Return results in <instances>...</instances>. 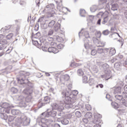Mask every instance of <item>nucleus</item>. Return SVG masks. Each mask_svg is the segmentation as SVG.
Here are the masks:
<instances>
[{
	"label": "nucleus",
	"instance_id": "40",
	"mask_svg": "<svg viewBox=\"0 0 127 127\" xmlns=\"http://www.w3.org/2000/svg\"><path fill=\"white\" fill-rule=\"evenodd\" d=\"M57 48L58 49H63V48H64V45L62 44H59L58 45Z\"/></svg>",
	"mask_w": 127,
	"mask_h": 127
},
{
	"label": "nucleus",
	"instance_id": "52",
	"mask_svg": "<svg viewBox=\"0 0 127 127\" xmlns=\"http://www.w3.org/2000/svg\"><path fill=\"white\" fill-rule=\"evenodd\" d=\"M106 99H108V100H109V101H111V100L110 99L111 98V96L110 95V94H107L106 96Z\"/></svg>",
	"mask_w": 127,
	"mask_h": 127
},
{
	"label": "nucleus",
	"instance_id": "45",
	"mask_svg": "<svg viewBox=\"0 0 127 127\" xmlns=\"http://www.w3.org/2000/svg\"><path fill=\"white\" fill-rule=\"evenodd\" d=\"M112 37H114L115 36H116V37H118V36H119V37H121V36H120V34H119V33H114L112 35Z\"/></svg>",
	"mask_w": 127,
	"mask_h": 127
},
{
	"label": "nucleus",
	"instance_id": "18",
	"mask_svg": "<svg viewBox=\"0 0 127 127\" xmlns=\"http://www.w3.org/2000/svg\"><path fill=\"white\" fill-rule=\"evenodd\" d=\"M97 52L98 54H101L102 55V56H104V57H106V56H105V54L104 53V49H103L102 48H98Z\"/></svg>",
	"mask_w": 127,
	"mask_h": 127
},
{
	"label": "nucleus",
	"instance_id": "48",
	"mask_svg": "<svg viewBox=\"0 0 127 127\" xmlns=\"http://www.w3.org/2000/svg\"><path fill=\"white\" fill-rule=\"evenodd\" d=\"M99 44L100 45L97 46L98 47H103V46H105V43H102L101 42H100Z\"/></svg>",
	"mask_w": 127,
	"mask_h": 127
},
{
	"label": "nucleus",
	"instance_id": "8",
	"mask_svg": "<svg viewBox=\"0 0 127 127\" xmlns=\"http://www.w3.org/2000/svg\"><path fill=\"white\" fill-rule=\"evenodd\" d=\"M100 118H101V115H100L99 114H96L94 115V118L93 119L92 121H91V123H90L91 124V125H93V124H96V125H94L93 127H101V125L99 124V123H100ZM86 127H92L90 125H87L86 126Z\"/></svg>",
	"mask_w": 127,
	"mask_h": 127
},
{
	"label": "nucleus",
	"instance_id": "13",
	"mask_svg": "<svg viewBox=\"0 0 127 127\" xmlns=\"http://www.w3.org/2000/svg\"><path fill=\"white\" fill-rule=\"evenodd\" d=\"M61 122L62 125H66L69 124V120L67 118H63L61 119Z\"/></svg>",
	"mask_w": 127,
	"mask_h": 127
},
{
	"label": "nucleus",
	"instance_id": "2",
	"mask_svg": "<svg viewBox=\"0 0 127 127\" xmlns=\"http://www.w3.org/2000/svg\"><path fill=\"white\" fill-rule=\"evenodd\" d=\"M72 88V84L68 85V90H66L65 92H62L63 98H64V107L66 109H70L73 107V103H75V100L74 98H72L73 95L71 94V88Z\"/></svg>",
	"mask_w": 127,
	"mask_h": 127
},
{
	"label": "nucleus",
	"instance_id": "5",
	"mask_svg": "<svg viewBox=\"0 0 127 127\" xmlns=\"http://www.w3.org/2000/svg\"><path fill=\"white\" fill-rule=\"evenodd\" d=\"M82 35L85 38L84 39V47L85 49L91 48V46H92V40H91V38H90L89 32L87 31H84L82 32Z\"/></svg>",
	"mask_w": 127,
	"mask_h": 127
},
{
	"label": "nucleus",
	"instance_id": "7",
	"mask_svg": "<svg viewBox=\"0 0 127 127\" xmlns=\"http://www.w3.org/2000/svg\"><path fill=\"white\" fill-rule=\"evenodd\" d=\"M14 101H18L19 103L20 107H26V103H25V98L23 95H16L13 98Z\"/></svg>",
	"mask_w": 127,
	"mask_h": 127
},
{
	"label": "nucleus",
	"instance_id": "50",
	"mask_svg": "<svg viewBox=\"0 0 127 127\" xmlns=\"http://www.w3.org/2000/svg\"><path fill=\"white\" fill-rule=\"evenodd\" d=\"M33 44H35V45L39 44V45H40V46H41V44L38 43V41H35L33 42Z\"/></svg>",
	"mask_w": 127,
	"mask_h": 127
},
{
	"label": "nucleus",
	"instance_id": "16",
	"mask_svg": "<svg viewBox=\"0 0 127 127\" xmlns=\"http://www.w3.org/2000/svg\"><path fill=\"white\" fill-rule=\"evenodd\" d=\"M92 43H91V46L90 47V48H89L88 49H91V55H92V56H95V55H96V54H97V52L96 50L93 49V48H92Z\"/></svg>",
	"mask_w": 127,
	"mask_h": 127
},
{
	"label": "nucleus",
	"instance_id": "11",
	"mask_svg": "<svg viewBox=\"0 0 127 127\" xmlns=\"http://www.w3.org/2000/svg\"><path fill=\"white\" fill-rule=\"evenodd\" d=\"M48 52H50V53H54V54H56V53L59 52V50L54 47L49 48L48 49Z\"/></svg>",
	"mask_w": 127,
	"mask_h": 127
},
{
	"label": "nucleus",
	"instance_id": "62",
	"mask_svg": "<svg viewBox=\"0 0 127 127\" xmlns=\"http://www.w3.org/2000/svg\"><path fill=\"white\" fill-rule=\"evenodd\" d=\"M124 15L126 18L127 19V10L125 11L124 13Z\"/></svg>",
	"mask_w": 127,
	"mask_h": 127
},
{
	"label": "nucleus",
	"instance_id": "43",
	"mask_svg": "<svg viewBox=\"0 0 127 127\" xmlns=\"http://www.w3.org/2000/svg\"><path fill=\"white\" fill-rule=\"evenodd\" d=\"M50 45L51 46H53V47H56L57 46V44L55 42H52L50 43Z\"/></svg>",
	"mask_w": 127,
	"mask_h": 127
},
{
	"label": "nucleus",
	"instance_id": "42",
	"mask_svg": "<svg viewBox=\"0 0 127 127\" xmlns=\"http://www.w3.org/2000/svg\"><path fill=\"white\" fill-rule=\"evenodd\" d=\"M110 32H109L108 30H106L103 31V35H108L109 34Z\"/></svg>",
	"mask_w": 127,
	"mask_h": 127
},
{
	"label": "nucleus",
	"instance_id": "15",
	"mask_svg": "<svg viewBox=\"0 0 127 127\" xmlns=\"http://www.w3.org/2000/svg\"><path fill=\"white\" fill-rule=\"evenodd\" d=\"M61 26V25L60 24V23H56L54 28V30H55V31H56L57 32L59 30H60Z\"/></svg>",
	"mask_w": 127,
	"mask_h": 127
},
{
	"label": "nucleus",
	"instance_id": "32",
	"mask_svg": "<svg viewBox=\"0 0 127 127\" xmlns=\"http://www.w3.org/2000/svg\"><path fill=\"white\" fill-rule=\"evenodd\" d=\"M77 74L79 76H83L84 75V71L82 69H78L77 70Z\"/></svg>",
	"mask_w": 127,
	"mask_h": 127
},
{
	"label": "nucleus",
	"instance_id": "23",
	"mask_svg": "<svg viewBox=\"0 0 127 127\" xmlns=\"http://www.w3.org/2000/svg\"><path fill=\"white\" fill-rule=\"evenodd\" d=\"M89 84L90 86H95V84H96V82H95V80L93 79H90L89 81H88Z\"/></svg>",
	"mask_w": 127,
	"mask_h": 127
},
{
	"label": "nucleus",
	"instance_id": "27",
	"mask_svg": "<svg viewBox=\"0 0 127 127\" xmlns=\"http://www.w3.org/2000/svg\"><path fill=\"white\" fill-rule=\"evenodd\" d=\"M115 98L117 101H119V102H121V101L123 100V96L122 95H115Z\"/></svg>",
	"mask_w": 127,
	"mask_h": 127
},
{
	"label": "nucleus",
	"instance_id": "20",
	"mask_svg": "<svg viewBox=\"0 0 127 127\" xmlns=\"http://www.w3.org/2000/svg\"><path fill=\"white\" fill-rule=\"evenodd\" d=\"M55 23H56V22L55 20H52L50 21L49 22V24H48L49 27H51V28L53 27V26H54V25H55Z\"/></svg>",
	"mask_w": 127,
	"mask_h": 127
},
{
	"label": "nucleus",
	"instance_id": "57",
	"mask_svg": "<svg viewBox=\"0 0 127 127\" xmlns=\"http://www.w3.org/2000/svg\"><path fill=\"white\" fill-rule=\"evenodd\" d=\"M124 91L126 94H127V85H125L124 87Z\"/></svg>",
	"mask_w": 127,
	"mask_h": 127
},
{
	"label": "nucleus",
	"instance_id": "12",
	"mask_svg": "<svg viewBox=\"0 0 127 127\" xmlns=\"http://www.w3.org/2000/svg\"><path fill=\"white\" fill-rule=\"evenodd\" d=\"M55 110H58L59 112H62L63 110H64V106H63V104H61L60 105L55 104Z\"/></svg>",
	"mask_w": 127,
	"mask_h": 127
},
{
	"label": "nucleus",
	"instance_id": "29",
	"mask_svg": "<svg viewBox=\"0 0 127 127\" xmlns=\"http://www.w3.org/2000/svg\"><path fill=\"white\" fill-rule=\"evenodd\" d=\"M42 116H44L45 118H49V117H51L50 112H44L42 114Z\"/></svg>",
	"mask_w": 127,
	"mask_h": 127
},
{
	"label": "nucleus",
	"instance_id": "1",
	"mask_svg": "<svg viewBox=\"0 0 127 127\" xmlns=\"http://www.w3.org/2000/svg\"><path fill=\"white\" fill-rule=\"evenodd\" d=\"M27 76H29V72H22L21 73V75L19 78H17L18 83L19 84H25L26 89L23 90L24 94L28 95V96L26 97V101L29 103L32 101V93L34 91V86L33 84L31 83L28 81Z\"/></svg>",
	"mask_w": 127,
	"mask_h": 127
},
{
	"label": "nucleus",
	"instance_id": "9",
	"mask_svg": "<svg viewBox=\"0 0 127 127\" xmlns=\"http://www.w3.org/2000/svg\"><path fill=\"white\" fill-rule=\"evenodd\" d=\"M50 103V98L48 96H46L44 98L43 101H39V106H45V104Z\"/></svg>",
	"mask_w": 127,
	"mask_h": 127
},
{
	"label": "nucleus",
	"instance_id": "6",
	"mask_svg": "<svg viewBox=\"0 0 127 127\" xmlns=\"http://www.w3.org/2000/svg\"><path fill=\"white\" fill-rule=\"evenodd\" d=\"M116 4H113L112 5L111 9L115 11V10H118L119 7L118 4L120 5H127V0H114Z\"/></svg>",
	"mask_w": 127,
	"mask_h": 127
},
{
	"label": "nucleus",
	"instance_id": "38",
	"mask_svg": "<svg viewBox=\"0 0 127 127\" xmlns=\"http://www.w3.org/2000/svg\"><path fill=\"white\" fill-rule=\"evenodd\" d=\"M11 92H12L13 94H16V93L18 92V90L14 87H12L11 88Z\"/></svg>",
	"mask_w": 127,
	"mask_h": 127
},
{
	"label": "nucleus",
	"instance_id": "28",
	"mask_svg": "<svg viewBox=\"0 0 127 127\" xmlns=\"http://www.w3.org/2000/svg\"><path fill=\"white\" fill-rule=\"evenodd\" d=\"M7 44V41L5 39H2L0 41V44L3 45V46H5V45Z\"/></svg>",
	"mask_w": 127,
	"mask_h": 127
},
{
	"label": "nucleus",
	"instance_id": "64",
	"mask_svg": "<svg viewBox=\"0 0 127 127\" xmlns=\"http://www.w3.org/2000/svg\"><path fill=\"white\" fill-rule=\"evenodd\" d=\"M99 87H100L101 88H104V85L102 84H99Z\"/></svg>",
	"mask_w": 127,
	"mask_h": 127
},
{
	"label": "nucleus",
	"instance_id": "46",
	"mask_svg": "<svg viewBox=\"0 0 127 127\" xmlns=\"http://www.w3.org/2000/svg\"><path fill=\"white\" fill-rule=\"evenodd\" d=\"M82 122L84 123V124H88L89 120H88V119L87 118H83L82 119Z\"/></svg>",
	"mask_w": 127,
	"mask_h": 127
},
{
	"label": "nucleus",
	"instance_id": "47",
	"mask_svg": "<svg viewBox=\"0 0 127 127\" xmlns=\"http://www.w3.org/2000/svg\"><path fill=\"white\" fill-rule=\"evenodd\" d=\"M79 92L77 90H74L73 91L72 94L73 96H77Z\"/></svg>",
	"mask_w": 127,
	"mask_h": 127
},
{
	"label": "nucleus",
	"instance_id": "19",
	"mask_svg": "<svg viewBox=\"0 0 127 127\" xmlns=\"http://www.w3.org/2000/svg\"><path fill=\"white\" fill-rule=\"evenodd\" d=\"M121 90H122V88L121 87V86L116 87L114 90V93L115 94L121 93L122 92Z\"/></svg>",
	"mask_w": 127,
	"mask_h": 127
},
{
	"label": "nucleus",
	"instance_id": "44",
	"mask_svg": "<svg viewBox=\"0 0 127 127\" xmlns=\"http://www.w3.org/2000/svg\"><path fill=\"white\" fill-rule=\"evenodd\" d=\"M101 35H102V33H101L100 31H98L96 34V36L97 38H100V37H101Z\"/></svg>",
	"mask_w": 127,
	"mask_h": 127
},
{
	"label": "nucleus",
	"instance_id": "51",
	"mask_svg": "<svg viewBox=\"0 0 127 127\" xmlns=\"http://www.w3.org/2000/svg\"><path fill=\"white\" fill-rule=\"evenodd\" d=\"M94 68H95V69H93L94 73H98V72H99V69H98L96 66H94Z\"/></svg>",
	"mask_w": 127,
	"mask_h": 127
},
{
	"label": "nucleus",
	"instance_id": "31",
	"mask_svg": "<svg viewBox=\"0 0 127 127\" xmlns=\"http://www.w3.org/2000/svg\"><path fill=\"white\" fill-rule=\"evenodd\" d=\"M111 105L112 106V107L113 108H114V109H118L119 108V104H118V103L115 102H113L111 103Z\"/></svg>",
	"mask_w": 127,
	"mask_h": 127
},
{
	"label": "nucleus",
	"instance_id": "21",
	"mask_svg": "<svg viewBox=\"0 0 127 127\" xmlns=\"http://www.w3.org/2000/svg\"><path fill=\"white\" fill-rule=\"evenodd\" d=\"M97 9H98V6L96 5H93L90 7V11L91 12H95Z\"/></svg>",
	"mask_w": 127,
	"mask_h": 127
},
{
	"label": "nucleus",
	"instance_id": "61",
	"mask_svg": "<svg viewBox=\"0 0 127 127\" xmlns=\"http://www.w3.org/2000/svg\"><path fill=\"white\" fill-rule=\"evenodd\" d=\"M54 127H60V125H59L58 124H55L54 125Z\"/></svg>",
	"mask_w": 127,
	"mask_h": 127
},
{
	"label": "nucleus",
	"instance_id": "25",
	"mask_svg": "<svg viewBox=\"0 0 127 127\" xmlns=\"http://www.w3.org/2000/svg\"><path fill=\"white\" fill-rule=\"evenodd\" d=\"M84 117L86 119H91L93 117V115L92 113L88 112L85 115Z\"/></svg>",
	"mask_w": 127,
	"mask_h": 127
},
{
	"label": "nucleus",
	"instance_id": "22",
	"mask_svg": "<svg viewBox=\"0 0 127 127\" xmlns=\"http://www.w3.org/2000/svg\"><path fill=\"white\" fill-rule=\"evenodd\" d=\"M109 54L111 56L115 55L116 54V49L114 48H111L110 50Z\"/></svg>",
	"mask_w": 127,
	"mask_h": 127
},
{
	"label": "nucleus",
	"instance_id": "41",
	"mask_svg": "<svg viewBox=\"0 0 127 127\" xmlns=\"http://www.w3.org/2000/svg\"><path fill=\"white\" fill-rule=\"evenodd\" d=\"M41 49L43 51H44V52H47V51H48V48L45 46H42Z\"/></svg>",
	"mask_w": 127,
	"mask_h": 127
},
{
	"label": "nucleus",
	"instance_id": "63",
	"mask_svg": "<svg viewBox=\"0 0 127 127\" xmlns=\"http://www.w3.org/2000/svg\"><path fill=\"white\" fill-rule=\"evenodd\" d=\"M48 39L49 41H53V40H54L53 38H52V37H50Z\"/></svg>",
	"mask_w": 127,
	"mask_h": 127
},
{
	"label": "nucleus",
	"instance_id": "3",
	"mask_svg": "<svg viewBox=\"0 0 127 127\" xmlns=\"http://www.w3.org/2000/svg\"><path fill=\"white\" fill-rule=\"evenodd\" d=\"M7 119L9 123L15 120V125L17 126L22 125V126H24V127H26V126H28L30 123V120L24 116L22 117L19 116L16 118H14V116H9L8 117L7 116Z\"/></svg>",
	"mask_w": 127,
	"mask_h": 127
},
{
	"label": "nucleus",
	"instance_id": "17",
	"mask_svg": "<svg viewBox=\"0 0 127 127\" xmlns=\"http://www.w3.org/2000/svg\"><path fill=\"white\" fill-rule=\"evenodd\" d=\"M9 29H10V26L5 27V28H3L1 29V31H3L4 34H5L6 32H9Z\"/></svg>",
	"mask_w": 127,
	"mask_h": 127
},
{
	"label": "nucleus",
	"instance_id": "56",
	"mask_svg": "<svg viewBox=\"0 0 127 127\" xmlns=\"http://www.w3.org/2000/svg\"><path fill=\"white\" fill-rule=\"evenodd\" d=\"M17 40H20V37H19V36H18L17 37L15 38V40L14 41V42L17 41Z\"/></svg>",
	"mask_w": 127,
	"mask_h": 127
},
{
	"label": "nucleus",
	"instance_id": "35",
	"mask_svg": "<svg viewBox=\"0 0 127 127\" xmlns=\"http://www.w3.org/2000/svg\"><path fill=\"white\" fill-rule=\"evenodd\" d=\"M82 82L86 84L88 82V77L86 76H84L82 78Z\"/></svg>",
	"mask_w": 127,
	"mask_h": 127
},
{
	"label": "nucleus",
	"instance_id": "34",
	"mask_svg": "<svg viewBox=\"0 0 127 127\" xmlns=\"http://www.w3.org/2000/svg\"><path fill=\"white\" fill-rule=\"evenodd\" d=\"M114 67H115V68L117 69V70H119V69H120V68H121V63H115V64H114Z\"/></svg>",
	"mask_w": 127,
	"mask_h": 127
},
{
	"label": "nucleus",
	"instance_id": "33",
	"mask_svg": "<svg viewBox=\"0 0 127 127\" xmlns=\"http://www.w3.org/2000/svg\"><path fill=\"white\" fill-rule=\"evenodd\" d=\"M12 36H13V34L12 33H10L6 35V38L8 40H9V39H11V38H12Z\"/></svg>",
	"mask_w": 127,
	"mask_h": 127
},
{
	"label": "nucleus",
	"instance_id": "49",
	"mask_svg": "<svg viewBox=\"0 0 127 127\" xmlns=\"http://www.w3.org/2000/svg\"><path fill=\"white\" fill-rule=\"evenodd\" d=\"M102 67L103 69H106V68H108V64H102Z\"/></svg>",
	"mask_w": 127,
	"mask_h": 127
},
{
	"label": "nucleus",
	"instance_id": "10",
	"mask_svg": "<svg viewBox=\"0 0 127 127\" xmlns=\"http://www.w3.org/2000/svg\"><path fill=\"white\" fill-rule=\"evenodd\" d=\"M101 78H105L106 80H109L111 79L112 77V72L111 71H107L105 74L101 75Z\"/></svg>",
	"mask_w": 127,
	"mask_h": 127
},
{
	"label": "nucleus",
	"instance_id": "58",
	"mask_svg": "<svg viewBox=\"0 0 127 127\" xmlns=\"http://www.w3.org/2000/svg\"><path fill=\"white\" fill-rule=\"evenodd\" d=\"M101 19H99L97 21V24H98V25H101Z\"/></svg>",
	"mask_w": 127,
	"mask_h": 127
},
{
	"label": "nucleus",
	"instance_id": "4",
	"mask_svg": "<svg viewBox=\"0 0 127 127\" xmlns=\"http://www.w3.org/2000/svg\"><path fill=\"white\" fill-rule=\"evenodd\" d=\"M0 107L2 108L0 110V117L2 120H7V115L5 114H9L11 109L10 108V104L6 103H1L0 104Z\"/></svg>",
	"mask_w": 127,
	"mask_h": 127
},
{
	"label": "nucleus",
	"instance_id": "14",
	"mask_svg": "<svg viewBox=\"0 0 127 127\" xmlns=\"http://www.w3.org/2000/svg\"><path fill=\"white\" fill-rule=\"evenodd\" d=\"M11 114L13 116H16L17 115H20V111L16 109H13L11 110Z\"/></svg>",
	"mask_w": 127,
	"mask_h": 127
},
{
	"label": "nucleus",
	"instance_id": "36",
	"mask_svg": "<svg viewBox=\"0 0 127 127\" xmlns=\"http://www.w3.org/2000/svg\"><path fill=\"white\" fill-rule=\"evenodd\" d=\"M75 115L77 118H81L82 117V114H81V112H80V111H76L75 113Z\"/></svg>",
	"mask_w": 127,
	"mask_h": 127
},
{
	"label": "nucleus",
	"instance_id": "39",
	"mask_svg": "<svg viewBox=\"0 0 127 127\" xmlns=\"http://www.w3.org/2000/svg\"><path fill=\"white\" fill-rule=\"evenodd\" d=\"M85 110L87 111H91L92 110V108L91 107V105L87 104L85 105Z\"/></svg>",
	"mask_w": 127,
	"mask_h": 127
},
{
	"label": "nucleus",
	"instance_id": "54",
	"mask_svg": "<svg viewBox=\"0 0 127 127\" xmlns=\"http://www.w3.org/2000/svg\"><path fill=\"white\" fill-rule=\"evenodd\" d=\"M3 48H5V46L0 44V50H2V49H3Z\"/></svg>",
	"mask_w": 127,
	"mask_h": 127
},
{
	"label": "nucleus",
	"instance_id": "59",
	"mask_svg": "<svg viewBox=\"0 0 127 127\" xmlns=\"http://www.w3.org/2000/svg\"><path fill=\"white\" fill-rule=\"evenodd\" d=\"M100 1L102 3H106V2H107V0H100Z\"/></svg>",
	"mask_w": 127,
	"mask_h": 127
},
{
	"label": "nucleus",
	"instance_id": "26",
	"mask_svg": "<svg viewBox=\"0 0 127 127\" xmlns=\"http://www.w3.org/2000/svg\"><path fill=\"white\" fill-rule=\"evenodd\" d=\"M108 21H109V16H107L103 18L102 21V24H106V23H107V22H108Z\"/></svg>",
	"mask_w": 127,
	"mask_h": 127
},
{
	"label": "nucleus",
	"instance_id": "37",
	"mask_svg": "<svg viewBox=\"0 0 127 127\" xmlns=\"http://www.w3.org/2000/svg\"><path fill=\"white\" fill-rule=\"evenodd\" d=\"M54 31L52 29H50L48 32V36H51L53 34Z\"/></svg>",
	"mask_w": 127,
	"mask_h": 127
},
{
	"label": "nucleus",
	"instance_id": "24",
	"mask_svg": "<svg viewBox=\"0 0 127 127\" xmlns=\"http://www.w3.org/2000/svg\"><path fill=\"white\" fill-rule=\"evenodd\" d=\"M50 114L51 117H52V118H54L56 117V115H57V112H56V111L54 110H52L50 112Z\"/></svg>",
	"mask_w": 127,
	"mask_h": 127
},
{
	"label": "nucleus",
	"instance_id": "60",
	"mask_svg": "<svg viewBox=\"0 0 127 127\" xmlns=\"http://www.w3.org/2000/svg\"><path fill=\"white\" fill-rule=\"evenodd\" d=\"M57 39L58 41H60V42H61V41H62V40H63V39L61 37H59V38H57Z\"/></svg>",
	"mask_w": 127,
	"mask_h": 127
},
{
	"label": "nucleus",
	"instance_id": "53",
	"mask_svg": "<svg viewBox=\"0 0 127 127\" xmlns=\"http://www.w3.org/2000/svg\"><path fill=\"white\" fill-rule=\"evenodd\" d=\"M104 15V13H103V12H99L97 14V16H98V15H100V16H103V15Z\"/></svg>",
	"mask_w": 127,
	"mask_h": 127
},
{
	"label": "nucleus",
	"instance_id": "55",
	"mask_svg": "<svg viewBox=\"0 0 127 127\" xmlns=\"http://www.w3.org/2000/svg\"><path fill=\"white\" fill-rule=\"evenodd\" d=\"M4 38V36H3V35H2V34H0V41H1V40H2V39H3Z\"/></svg>",
	"mask_w": 127,
	"mask_h": 127
},
{
	"label": "nucleus",
	"instance_id": "30",
	"mask_svg": "<svg viewBox=\"0 0 127 127\" xmlns=\"http://www.w3.org/2000/svg\"><path fill=\"white\" fill-rule=\"evenodd\" d=\"M80 14L81 16L85 17V15L86 14V11L85 10V9H80Z\"/></svg>",
	"mask_w": 127,
	"mask_h": 127
}]
</instances>
